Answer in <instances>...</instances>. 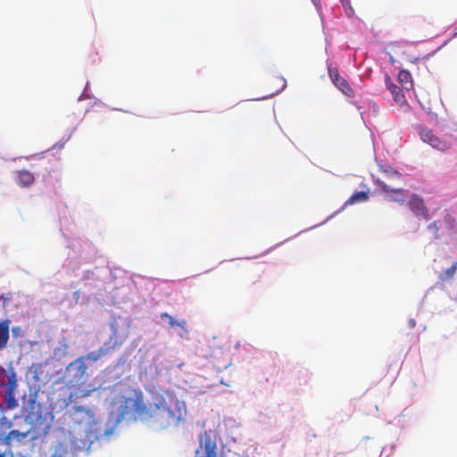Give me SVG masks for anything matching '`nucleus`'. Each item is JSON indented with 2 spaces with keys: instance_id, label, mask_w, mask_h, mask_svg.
I'll return each instance as SVG.
<instances>
[{
  "instance_id": "obj_8",
  "label": "nucleus",
  "mask_w": 457,
  "mask_h": 457,
  "mask_svg": "<svg viewBox=\"0 0 457 457\" xmlns=\"http://www.w3.org/2000/svg\"><path fill=\"white\" fill-rule=\"evenodd\" d=\"M24 410L27 411V418L33 420L40 411V404L37 402V394H29V399L24 403Z\"/></svg>"
},
{
  "instance_id": "obj_5",
  "label": "nucleus",
  "mask_w": 457,
  "mask_h": 457,
  "mask_svg": "<svg viewBox=\"0 0 457 457\" xmlns=\"http://www.w3.org/2000/svg\"><path fill=\"white\" fill-rule=\"evenodd\" d=\"M328 75L333 84L345 96H352L353 92L349 86L348 82L340 76L337 68H329Z\"/></svg>"
},
{
  "instance_id": "obj_20",
  "label": "nucleus",
  "mask_w": 457,
  "mask_h": 457,
  "mask_svg": "<svg viewBox=\"0 0 457 457\" xmlns=\"http://www.w3.org/2000/svg\"><path fill=\"white\" fill-rule=\"evenodd\" d=\"M17 377L14 371H11L7 374V384H6V391H15L17 388Z\"/></svg>"
},
{
  "instance_id": "obj_25",
  "label": "nucleus",
  "mask_w": 457,
  "mask_h": 457,
  "mask_svg": "<svg viewBox=\"0 0 457 457\" xmlns=\"http://www.w3.org/2000/svg\"><path fill=\"white\" fill-rule=\"evenodd\" d=\"M424 22H425V20L419 17L417 20L414 21V26L418 29H422Z\"/></svg>"
},
{
  "instance_id": "obj_27",
  "label": "nucleus",
  "mask_w": 457,
  "mask_h": 457,
  "mask_svg": "<svg viewBox=\"0 0 457 457\" xmlns=\"http://www.w3.org/2000/svg\"><path fill=\"white\" fill-rule=\"evenodd\" d=\"M0 298L3 300V303L4 304L6 301L11 299L10 296H5L4 294L1 295Z\"/></svg>"
},
{
  "instance_id": "obj_14",
  "label": "nucleus",
  "mask_w": 457,
  "mask_h": 457,
  "mask_svg": "<svg viewBox=\"0 0 457 457\" xmlns=\"http://www.w3.org/2000/svg\"><path fill=\"white\" fill-rule=\"evenodd\" d=\"M398 80L406 90H410L412 87V79L409 71L402 70L398 74Z\"/></svg>"
},
{
  "instance_id": "obj_4",
  "label": "nucleus",
  "mask_w": 457,
  "mask_h": 457,
  "mask_svg": "<svg viewBox=\"0 0 457 457\" xmlns=\"http://www.w3.org/2000/svg\"><path fill=\"white\" fill-rule=\"evenodd\" d=\"M420 139L430 145L432 147L439 150L445 151L448 150L451 146V144L445 140L440 139L436 137L430 129L421 128L419 131Z\"/></svg>"
},
{
  "instance_id": "obj_3",
  "label": "nucleus",
  "mask_w": 457,
  "mask_h": 457,
  "mask_svg": "<svg viewBox=\"0 0 457 457\" xmlns=\"http://www.w3.org/2000/svg\"><path fill=\"white\" fill-rule=\"evenodd\" d=\"M147 404L144 400L141 390H133L129 396H122V401L118 409V420L130 419L133 420H146Z\"/></svg>"
},
{
  "instance_id": "obj_6",
  "label": "nucleus",
  "mask_w": 457,
  "mask_h": 457,
  "mask_svg": "<svg viewBox=\"0 0 457 457\" xmlns=\"http://www.w3.org/2000/svg\"><path fill=\"white\" fill-rule=\"evenodd\" d=\"M409 207L416 216H420L428 220V211L426 208L423 200L416 195H413L409 201Z\"/></svg>"
},
{
  "instance_id": "obj_17",
  "label": "nucleus",
  "mask_w": 457,
  "mask_h": 457,
  "mask_svg": "<svg viewBox=\"0 0 457 457\" xmlns=\"http://www.w3.org/2000/svg\"><path fill=\"white\" fill-rule=\"evenodd\" d=\"M4 404L9 410H14L18 407V402L14 396V391H6L4 395Z\"/></svg>"
},
{
  "instance_id": "obj_21",
  "label": "nucleus",
  "mask_w": 457,
  "mask_h": 457,
  "mask_svg": "<svg viewBox=\"0 0 457 457\" xmlns=\"http://www.w3.org/2000/svg\"><path fill=\"white\" fill-rule=\"evenodd\" d=\"M379 169L382 172H384L386 175L389 176V177H394V178H397L399 179L400 178V174L393 170L390 166H386L385 169L383 166H379Z\"/></svg>"
},
{
  "instance_id": "obj_11",
  "label": "nucleus",
  "mask_w": 457,
  "mask_h": 457,
  "mask_svg": "<svg viewBox=\"0 0 457 457\" xmlns=\"http://www.w3.org/2000/svg\"><path fill=\"white\" fill-rule=\"evenodd\" d=\"M205 457H224L219 454L217 444L209 436H205L204 442Z\"/></svg>"
},
{
  "instance_id": "obj_18",
  "label": "nucleus",
  "mask_w": 457,
  "mask_h": 457,
  "mask_svg": "<svg viewBox=\"0 0 457 457\" xmlns=\"http://www.w3.org/2000/svg\"><path fill=\"white\" fill-rule=\"evenodd\" d=\"M457 270V262L453 263V265L446 269L443 273L439 275V279L441 281L450 280L453 278L455 272Z\"/></svg>"
},
{
  "instance_id": "obj_23",
  "label": "nucleus",
  "mask_w": 457,
  "mask_h": 457,
  "mask_svg": "<svg viewBox=\"0 0 457 457\" xmlns=\"http://www.w3.org/2000/svg\"><path fill=\"white\" fill-rule=\"evenodd\" d=\"M428 229H431L434 231V234H435V238H439V235H438V231H439V227L437 225V222L435 221V222H432L431 224L428 225Z\"/></svg>"
},
{
  "instance_id": "obj_7",
  "label": "nucleus",
  "mask_w": 457,
  "mask_h": 457,
  "mask_svg": "<svg viewBox=\"0 0 457 457\" xmlns=\"http://www.w3.org/2000/svg\"><path fill=\"white\" fill-rule=\"evenodd\" d=\"M114 344H112V339L108 342H105L104 346L100 347L97 351L90 352L84 356H80L79 358H83V363H86V361H97L103 356L106 355L110 351L114 349Z\"/></svg>"
},
{
  "instance_id": "obj_2",
  "label": "nucleus",
  "mask_w": 457,
  "mask_h": 457,
  "mask_svg": "<svg viewBox=\"0 0 457 457\" xmlns=\"http://www.w3.org/2000/svg\"><path fill=\"white\" fill-rule=\"evenodd\" d=\"M87 370V366L83 363V358H77L66 366L62 378L66 386L73 389L68 398L70 403L79 398L88 397L96 391V387L91 385L83 386Z\"/></svg>"
},
{
  "instance_id": "obj_29",
  "label": "nucleus",
  "mask_w": 457,
  "mask_h": 457,
  "mask_svg": "<svg viewBox=\"0 0 457 457\" xmlns=\"http://www.w3.org/2000/svg\"><path fill=\"white\" fill-rule=\"evenodd\" d=\"M0 457H13L12 453L7 455L5 453H0Z\"/></svg>"
},
{
  "instance_id": "obj_1",
  "label": "nucleus",
  "mask_w": 457,
  "mask_h": 457,
  "mask_svg": "<svg viewBox=\"0 0 457 457\" xmlns=\"http://www.w3.org/2000/svg\"><path fill=\"white\" fill-rule=\"evenodd\" d=\"M187 412L185 402L174 392L165 390L157 394L147 405L145 423L158 430L176 428L185 422Z\"/></svg>"
},
{
  "instance_id": "obj_12",
  "label": "nucleus",
  "mask_w": 457,
  "mask_h": 457,
  "mask_svg": "<svg viewBox=\"0 0 457 457\" xmlns=\"http://www.w3.org/2000/svg\"><path fill=\"white\" fill-rule=\"evenodd\" d=\"M17 182L21 187H28L34 182V176L28 170L18 171Z\"/></svg>"
},
{
  "instance_id": "obj_24",
  "label": "nucleus",
  "mask_w": 457,
  "mask_h": 457,
  "mask_svg": "<svg viewBox=\"0 0 457 457\" xmlns=\"http://www.w3.org/2000/svg\"><path fill=\"white\" fill-rule=\"evenodd\" d=\"M26 437V434L25 433H20L18 430H12L9 435H8V437L7 438H12V437Z\"/></svg>"
},
{
  "instance_id": "obj_9",
  "label": "nucleus",
  "mask_w": 457,
  "mask_h": 457,
  "mask_svg": "<svg viewBox=\"0 0 457 457\" xmlns=\"http://www.w3.org/2000/svg\"><path fill=\"white\" fill-rule=\"evenodd\" d=\"M375 183L382 187V189L386 192L390 191L392 195H389L392 201H395L403 204L405 201V195L403 194V189H392L387 185H386L380 179H377Z\"/></svg>"
},
{
  "instance_id": "obj_26",
  "label": "nucleus",
  "mask_w": 457,
  "mask_h": 457,
  "mask_svg": "<svg viewBox=\"0 0 457 457\" xmlns=\"http://www.w3.org/2000/svg\"><path fill=\"white\" fill-rule=\"evenodd\" d=\"M341 1H342L343 5L345 7L347 14L350 16L353 11L350 6H348V8L346 7L349 4L348 0H341Z\"/></svg>"
},
{
  "instance_id": "obj_13",
  "label": "nucleus",
  "mask_w": 457,
  "mask_h": 457,
  "mask_svg": "<svg viewBox=\"0 0 457 457\" xmlns=\"http://www.w3.org/2000/svg\"><path fill=\"white\" fill-rule=\"evenodd\" d=\"M369 200V193L364 191H358L353 194L349 199L345 203V206L354 204L356 203H363Z\"/></svg>"
},
{
  "instance_id": "obj_22",
  "label": "nucleus",
  "mask_w": 457,
  "mask_h": 457,
  "mask_svg": "<svg viewBox=\"0 0 457 457\" xmlns=\"http://www.w3.org/2000/svg\"><path fill=\"white\" fill-rule=\"evenodd\" d=\"M12 334L14 337H22L24 336V330L20 326L12 327Z\"/></svg>"
},
{
  "instance_id": "obj_15",
  "label": "nucleus",
  "mask_w": 457,
  "mask_h": 457,
  "mask_svg": "<svg viewBox=\"0 0 457 457\" xmlns=\"http://www.w3.org/2000/svg\"><path fill=\"white\" fill-rule=\"evenodd\" d=\"M388 89L390 90V93L395 102L401 105L406 103L401 87H397L396 85L391 84L388 87Z\"/></svg>"
},
{
  "instance_id": "obj_28",
  "label": "nucleus",
  "mask_w": 457,
  "mask_h": 457,
  "mask_svg": "<svg viewBox=\"0 0 457 457\" xmlns=\"http://www.w3.org/2000/svg\"><path fill=\"white\" fill-rule=\"evenodd\" d=\"M77 411H86L87 413H89V410H85L83 407H78L76 409Z\"/></svg>"
},
{
  "instance_id": "obj_10",
  "label": "nucleus",
  "mask_w": 457,
  "mask_h": 457,
  "mask_svg": "<svg viewBox=\"0 0 457 457\" xmlns=\"http://www.w3.org/2000/svg\"><path fill=\"white\" fill-rule=\"evenodd\" d=\"M10 320H4L0 321V351L4 349L10 337Z\"/></svg>"
},
{
  "instance_id": "obj_16",
  "label": "nucleus",
  "mask_w": 457,
  "mask_h": 457,
  "mask_svg": "<svg viewBox=\"0 0 457 457\" xmlns=\"http://www.w3.org/2000/svg\"><path fill=\"white\" fill-rule=\"evenodd\" d=\"M71 451L68 444L59 443L54 448L52 457H70Z\"/></svg>"
},
{
  "instance_id": "obj_19",
  "label": "nucleus",
  "mask_w": 457,
  "mask_h": 457,
  "mask_svg": "<svg viewBox=\"0 0 457 457\" xmlns=\"http://www.w3.org/2000/svg\"><path fill=\"white\" fill-rule=\"evenodd\" d=\"M161 317L168 319V321H169V324H170V327L178 326V327L181 328L184 330L186 329L187 321L185 320H181L176 321L171 315H170V314H168L166 312L162 313Z\"/></svg>"
},
{
  "instance_id": "obj_30",
  "label": "nucleus",
  "mask_w": 457,
  "mask_h": 457,
  "mask_svg": "<svg viewBox=\"0 0 457 457\" xmlns=\"http://www.w3.org/2000/svg\"><path fill=\"white\" fill-rule=\"evenodd\" d=\"M453 36H457V27L454 29V31H453Z\"/></svg>"
},
{
  "instance_id": "obj_31",
  "label": "nucleus",
  "mask_w": 457,
  "mask_h": 457,
  "mask_svg": "<svg viewBox=\"0 0 457 457\" xmlns=\"http://www.w3.org/2000/svg\"><path fill=\"white\" fill-rule=\"evenodd\" d=\"M236 269H238L239 268V264L238 263H236Z\"/></svg>"
}]
</instances>
